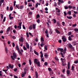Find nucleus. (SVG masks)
<instances>
[{"mask_svg": "<svg viewBox=\"0 0 78 78\" xmlns=\"http://www.w3.org/2000/svg\"><path fill=\"white\" fill-rule=\"evenodd\" d=\"M75 64H78V60H76V61L74 62Z\"/></svg>", "mask_w": 78, "mask_h": 78, "instance_id": "58", "label": "nucleus"}, {"mask_svg": "<svg viewBox=\"0 0 78 78\" xmlns=\"http://www.w3.org/2000/svg\"><path fill=\"white\" fill-rule=\"evenodd\" d=\"M21 21V23H18V24H19V26L21 27V26H22V22H21V21Z\"/></svg>", "mask_w": 78, "mask_h": 78, "instance_id": "29", "label": "nucleus"}, {"mask_svg": "<svg viewBox=\"0 0 78 78\" xmlns=\"http://www.w3.org/2000/svg\"><path fill=\"white\" fill-rule=\"evenodd\" d=\"M65 9H68V6H66L65 7Z\"/></svg>", "mask_w": 78, "mask_h": 78, "instance_id": "59", "label": "nucleus"}, {"mask_svg": "<svg viewBox=\"0 0 78 78\" xmlns=\"http://www.w3.org/2000/svg\"><path fill=\"white\" fill-rule=\"evenodd\" d=\"M35 74L36 75V78H38V74L37 73V71H36L35 72Z\"/></svg>", "mask_w": 78, "mask_h": 78, "instance_id": "11", "label": "nucleus"}, {"mask_svg": "<svg viewBox=\"0 0 78 78\" xmlns=\"http://www.w3.org/2000/svg\"><path fill=\"white\" fill-rule=\"evenodd\" d=\"M18 51V53H19L20 54V55H22V52H21V51H20V50Z\"/></svg>", "mask_w": 78, "mask_h": 78, "instance_id": "33", "label": "nucleus"}, {"mask_svg": "<svg viewBox=\"0 0 78 78\" xmlns=\"http://www.w3.org/2000/svg\"><path fill=\"white\" fill-rule=\"evenodd\" d=\"M55 32H56L57 33H58V34H61V32H60L58 29H55Z\"/></svg>", "mask_w": 78, "mask_h": 78, "instance_id": "13", "label": "nucleus"}, {"mask_svg": "<svg viewBox=\"0 0 78 78\" xmlns=\"http://www.w3.org/2000/svg\"><path fill=\"white\" fill-rule=\"evenodd\" d=\"M47 45H45L44 46V48L46 50H47Z\"/></svg>", "mask_w": 78, "mask_h": 78, "instance_id": "24", "label": "nucleus"}, {"mask_svg": "<svg viewBox=\"0 0 78 78\" xmlns=\"http://www.w3.org/2000/svg\"><path fill=\"white\" fill-rule=\"evenodd\" d=\"M62 25H63V26H64V24H65V23L64 22H63L62 23Z\"/></svg>", "mask_w": 78, "mask_h": 78, "instance_id": "63", "label": "nucleus"}, {"mask_svg": "<svg viewBox=\"0 0 78 78\" xmlns=\"http://www.w3.org/2000/svg\"><path fill=\"white\" fill-rule=\"evenodd\" d=\"M67 14H69V15H70V14H71V12L70 11L68 12H67Z\"/></svg>", "mask_w": 78, "mask_h": 78, "instance_id": "41", "label": "nucleus"}, {"mask_svg": "<svg viewBox=\"0 0 78 78\" xmlns=\"http://www.w3.org/2000/svg\"><path fill=\"white\" fill-rule=\"evenodd\" d=\"M16 1H14L13 2V3H14L13 6L14 7H15V6H16Z\"/></svg>", "mask_w": 78, "mask_h": 78, "instance_id": "44", "label": "nucleus"}, {"mask_svg": "<svg viewBox=\"0 0 78 78\" xmlns=\"http://www.w3.org/2000/svg\"><path fill=\"white\" fill-rule=\"evenodd\" d=\"M13 56L14 58H16V57H17V55H16V53L14 52L13 53Z\"/></svg>", "mask_w": 78, "mask_h": 78, "instance_id": "7", "label": "nucleus"}, {"mask_svg": "<svg viewBox=\"0 0 78 78\" xmlns=\"http://www.w3.org/2000/svg\"><path fill=\"white\" fill-rule=\"evenodd\" d=\"M24 6L23 5L20 6V9H23V8Z\"/></svg>", "mask_w": 78, "mask_h": 78, "instance_id": "21", "label": "nucleus"}, {"mask_svg": "<svg viewBox=\"0 0 78 78\" xmlns=\"http://www.w3.org/2000/svg\"><path fill=\"white\" fill-rule=\"evenodd\" d=\"M23 49L24 50H27V48L25 47V46H23Z\"/></svg>", "mask_w": 78, "mask_h": 78, "instance_id": "34", "label": "nucleus"}, {"mask_svg": "<svg viewBox=\"0 0 78 78\" xmlns=\"http://www.w3.org/2000/svg\"><path fill=\"white\" fill-rule=\"evenodd\" d=\"M10 29H11V28H10V27H9L7 29L6 32H9V31L10 30Z\"/></svg>", "mask_w": 78, "mask_h": 78, "instance_id": "18", "label": "nucleus"}, {"mask_svg": "<svg viewBox=\"0 0 78 78\" xmlns=\"http://www.w3.org/2000/svg\"><path fill=\"white\" fill-rule=\"evenodd\" d=\"M62 42H66L67 41V38L65 36H62Z\"/></svg>", "mask_w": 78, "mask_h": 78, "instance_id": "2", "label": "nucleus"}, {"mask_svg": "<svg viewBox=\"0 0 78 78\" xmlns=\"http://www.w3.org/2000/svg\"><path fill=\"white\" fill-rule=\"evenodd\" d=\"M46 31H45V33L46 34V36L48 38H49V36H48V30H46Z\"/></svg>", "mask_w": 78, "mask_h": 78, "instance_id": "3", "label": "nucleus"}, {"mask_svg": "<svg viewBox=\"0 0 78 78\" xmlns=\"http://www.w3.org/2000/svg\"><path fill=\"white\" fill-rule=\"evenodd\" d=\"M67 18L68 19H72V17L70 16L69 17L68 16H67Z\"/></svg>", "mask_w": 78, "mask_h": 78, "instance_id": "26", "label": "nucleus"}, {"mask_svg": "<svg viewBox=\"0 0 78 78\" xmlns=\"http://www.w3.org/2000/svg\"><path fill=\"white\" fill-rule=\"evenodd\" d=\"M36 19H38V18H39V17H40V15H39V14H38L36 15Z\"/></svg>", "mask_w": 78, "mask_h": 78, "instance_id": "19", "label": "nucleus"}, {"mask_svg": "<svg viewBox=\"0 0 78 78\" xmlns=\"http://www.w3.org/2000/svg\"><path fill=\"white\" fill-rule=\"evenodd\" d=\"M46 24H47V25L48 26V27H50V24H49L47 22H46Z\"/></svg>", "mask_w": 78, "mask_h": 78, "instance_id": "43", "label": "nucleus"}, {"mask_svg": "<svg viewBox=\"0 0 78 78\" xmlns=\"http://www.w3.org/2000/svg\"><path fill=\"white\" fill-rule=\"evenodd\" d=\"M70 71L69 70H67L66 71V73L67 75H70Z\"/></svg>", "mask_w": 78, "mask_h": 78, "instance_id": "17", "label": "nucleus"}, {"mask_svg": "<svg viewBox=\"0 0 78 78\" xmlns=\"http://www.w3.org/2000/svg\"><path fill=\"white\" fill-rule=\"evenodd\" d=\"M54 5L55 7V6H56H56H57V3H56V2H54Z\"/></svg>", "mask_w": 78, "mask_h": 78, "instance_id": "31", "label": "nucleus"}, {"mask_svg": "<svg viewBox=\"0 0 78 78\" xmlns=\"http://www.w3.org/2000/svg\"><path fill=\"white\" fill-rule=\"evenodd\" d=\"M21 76L22 78H23V77L25 76V73H23L22 74Z\"/></svg>", "mask_w": 78, "mask_h": 78, "instance_id": "36", "label": "nucleus"}, {"mask_svg": "<svg viewBox=\"0 0 78 78\" xmlns=\"http://www.w3.org/2000/svg\"><path fill=\"white\" fill-rule=\"evenodd\" d=\"M73 12H74V14H78V12L77 11L76 12L75 11H74V10H73Z\"/></svg>", "mask_w": 78, "mask_h": 78, "instance_id": "46", "label": "nucleus"}, {"mask_svg": "<svg viewBox=\"0 0 78 78\" xmlns=\"http://www.w3.org/2000/svg\"><path fill=\"white\" fill-rule=\"evenodd\" d=\"M53 23H56V20H55V19H53Z\"/></svg>", "mask_w": 78, "mask_h": 78, "instance_id": "39", "label": "nucleus"}, {"mask_svg": "<svg viewBox=\"0 0 78 78\" xmlns=\"http://www.w3.org/2000/svg\"><path fill=\"white\" fill-rule=\"evenodd\" d=\"M19 41L23 42V38L22 37H21V38L19 39Z\"/></svg>", "mask_w": 78, "mask_h": 78, "instance_id": "8", "label": "nucleus"}, {"mask_svg": "<svg viewBox=\"0 0 78 78\" xmlns=\"http://www.w3.org/2000/svg\"><path fill=\"white\" fill-rule=\"evenodd\" d=\"M57 24L56 26L57 27H60L61 26V23H59V22L58 21L56 22Z\"/></svg>", "mask_w": 78, "mask_h": 78, "instance_id": "5", "label": "nucleus"}, {"mask_svg": "<svg viewBox=\"0 0 78 78\" xmlns=\"http://www.w3.org/2000/svg\"><path fill=\"white\" fill-rule=\"evenodd\" d=\"M76 26V24H73L72 25L73 27H75Z\"/></svg>", "mask_w": 78, "mask_h": 78, "instance_id": "47", "label": "nucleus"}, {"mask_svg": "<svg viewBox=\"0 0 78 78\" xmlns=\"http://www.w3.org/2000/svg\"><path fill=\"white\" fill-rule=\"evenodd\" d=\"M34 52L35 53V55H39V53H38V52H37L36 51H34Z\"/></svg>", "mask_w": 78, "mask_h": 78, "instance_id": "16", "label": "nucleus"}, {"mask_svg": "<svg viewBox=\"0 0 78 78\" xmlns=\"http://www.w3.org/2000/svg\"><path fill=\"white\" fill-rule=\"evenodd\" d=\"M72 34V32H68V36H70Z\"/></svg>", "mask_w": 78, "mask_h": 78, "instance_id": "27", "label": "nucleus"}, {"mask_svg": "<svg viewBox=\"0 0 78 78\" xmlns=\"http://www.w3.org/2000/svg\"><path fill=\"white\" fill-rule=\"evenodd\" d=\"M58 1L59 2H61V3H63L64 2V1H63V0H58Z\"/></svg>", "mask_w": 78, "mask_h": 78, "instance_id": "23", "label": "nucleus"}, {"mask_svg": "<svg viewBox=\"0 0 78 78\" xmlns=\"http://www.w3.org/2000/svg\"><path fill=\"white\" fill-rule=\"evenodd\" d=\"M29 61L30 65L31 66V59H30Z\"/></svg>", "mask_w": 78, "mask_h": 78, "instance_id": "50", "label": "nucleus"}, {"mask_svg": "<svg viewBox=\"0 0 78 78\" xmlns=\"http://www.w3.org/2000/svg\"><path fill=\"white\" fill-rule=\"evenodd\" d=\"M29 29L30 30H33V25H31L29 27Z\"/></svg>", "mask_w": 78, "mask_h": 78, "instance_id": "14", "label": "nucleus"}, {"mask_svg": "<svg viewBox=\"0 0 78 78\" xmlns=\"http://www.w3.org/2000/svg\"><path fill=\"white\" fill-rule=\"evenodd\" d=\"M27 12H30V9H27Z\"/></svg>", "mask_w": 78, "mask_h": 78, "instance_id": "56", "label": "nucleus"}, {"mask_svg": "<svg viewBox=\"0 0 78 78\" xmlns=\"http://www.w3.org/2000/svg\"><path fill=\"white\" fill-rule=\"evenodd\" d=\"M12 45L13 47H14L15 46V44H14V43H12Z\"/></svg>", "mask_w": 78, "mask_h": 78, "instance_id": "57", "label": "nucleus"}, {"mask_svg": "<svg viewBox=\"0 0 78 78\" xmlns=\"http://www.w3.org/2000/svg\"><path fill=\"white\" fill-rule=\"evenodd\" d=\"M5 51L6 53H8V48H5Z\"/></svg>", "mask_w": 78, "mask_h": 78, "instance_id": "52", "label": "nucleus"}, {"mask_svg": "<svg viewBox=\"0 0 78 78\" xmlns=\"http://www.w3.org/2000/svg\"><path fill=\"white\" fill-rule=\"evenodd\" d=\"M0 2H1V3H3L4 2V0H0Z\"/></svg>", "mask_w": 78, "mask_h": 78, "instance_id": "60", "label": "nucleus"}, {"mask_svg": "<svg viewBox=\"0 0 78 78\" xmlns=\"http://www.w3.org/2000/svg\"><path fill=\"white\" fill-rule=\"evenodd\" d=\"M11 58H12V60H15V59H16V58H14V57H13V56L11 55Z\"/></svg>", "mask_w": 78, "mask_h": 78, "instance_id": "30", "label": "nucleus"}, {"mask_svg": "<svg viewBox=\"0 0 78 78\" xmlns=\"http://www.w3.org/2000/svg\"><path fill=\"white\" fill-rule=\"evenodd\" d=\"M57 50L58 51H60L61 52H63V48H57Z\"/></svg>", "mask_w": 78, "mask_h": 78, "instance_id": "4", "label": "nucleus"}, {"mask_svg": "<svg viewBox=\"0 0 78 78\" xmlns=\"http://www.w3.org/2000/svg\"><path fill=\"white\" fill-rule=\"evenodd\" d=\"M66 49H67V48H66V47H65L64 49V50H63L64 55L66 54Z\"/></svg>", "mask_w": 78, "mask_h": 78, "instance_id": "12", "label": "nucleus"}, {"mask_svg": "<svg viewBox=\"0 0 78 78\" xmlns=\"http://www.w3.org/2000/svg\"><path fill=\"white\" fill-rule=\"evenodd\" d=\"M33 66H31V70H32V71H33L34 70V69H33Z\"/></svg>", "mask_w": 78, "mask_h": 78, "instance_id": "48", "label": "nucleus"}, {"mask_svg": "<svg viewBox=\"0 0 78 78\" xmlns=\"http://www.w3.org/2000/svg\"><path fill=\"white\" fill-rule=\"evenodd\" d=\"M17 28H19V30H20L21 29V26H17Z\"/></svg>", "mask_w": 78, "mask_h": 78, "instance_id": "49", "label": "nucleus"}, {"mask_svg": "<svg viewBox=\"0 0 78 78\" xmlns=\"http://www.w3.org/2000/svg\"><path fill=\"white\" fill-rule=\"evenodd\" d=\"M44 65L45 66H47L48 65V63L47 62H44Z\"/></svg>", "mask_w": 78, "mask_h": 78, "instance_id": "53", "label": "nucleus"}, {"mask_svg": "<svg viewBox=\"0 0 78 78\" xmlns=\"http://www.w3.org/2000/svg\"><path fill=\"white\" fill-rule=\"evenodd\" d=\"M62 42V40H58V42H59V43H61Z\"/></svg>", "mask_w": 78, "mask_h": 78, "instance_id": "62", "label": "nucleus"}, {"mask_svg": "<svg viewBox=\"0 0 78 78\" xmlns=\"http://www.w3.org/2000/svg\"><path fill=\"white\" fill-rule=\"evenodd\" d=\"M71 70H73V71H74V66H72L71 69Z\"/></svg>", "mask_w": 78, "mask_h": 78, "instance_id": "28", "label": "nucleus"}, {"mask_svg": "<svg viewBox=\"0 0 78 78\" xmlns=\"http://www.w3.org/2000/svg\"><path fill=\"white\" fill-rule=\"evenodd\" d=\"M68 8H71V9H72V6H71L70 5H69V6H68Z\"/></svg>", "mask_w": 78, "mask_h": 78, "instance_id": "64", "label": "nucleus"}, {"mask_svg": "<svg viewBox=\"0 0 78 78\" xmlns=\"http://www.w3.org/2000/svg\"><path fill=\"white\" fill-rule=\"evenodd\" d=\"M16 50H17L18 51L20 50V49H19V46H18V45H16Z\"/></svg>", "mask_w": 78, "mask_h": 78, "instance_id": "9", "label": "nucleus"}, {"mask_svg": "<svg viewBox=\"0 0 78 78\" xmlns=\"http://www.w3.org/2000/svg\"><path fill=\"white\" fill-rule=\"evenodd\" d=\"M26 35H27V37H29V34H28V33L27 32L26 33Z\"/></svg>", "mask_w": 78, "mask_h": 78, "instance_id": "51", "label": "nucleus"}, {"mask_svg": "<svg viewBox=\"0 0 78 78\" xmlns=\"http://www.w3.org/2000/svg\"><path fill=\"white\" fill-rule=\"evenodd\" d=\"M37 22L38 23H40V20L39 19H37Z\"/></svg>", "mask_w": 78, "mask_h": 78, "instance_id": "38", "label": "nucleus"}, {"mask_svg": "<svg viewBox=\"0 0 78 78\" xmlns=\"http://www.w3.org/2000/svg\"><path fill=\"white\" fill-rule=\"evenodd\" d=\"M41 41H42V42H44V39L43 37H41Z\"/></svg>", "mask_w": 78, "mask_h": 78, "instance_id": "25", "label": "nucleus"}, {"mask_svg": "<svg viewBox=\"0 0 78 78\" xmlns=\"http://www.w3.org/2000/svg\"><path fill=\"white\" fill-rule=\"evenodd\" d=\"M54 59H55V60H56V61H59V59H58V58L56 57H55Z\"/></svg>", "mask_w": 78, "mask_h": 78, "instance_id": "37", "label": "nucleus"}, {"mask_svg": "<svg viewBox=\"0 0 78 78\" xmlns=\"http://www.w3.org/2000/svg\"><path fill=\"white\" fill-rule=\"evenodd\" d=\"M68 40H69V41H72V37H70V36H69V38H68Z\"/></svg>", "mask_w": 78, "mask_h": 78, "instance_id": "22", "label": "nucleus"}, {"mask_svg": "<svg viewBox=\"0 0 78 78\" xmlns=\"http://www.w3.org/2000/svg\"><path fill=\"white\" fill-rule=\"evenodd\" d=\"M28 14H29V15H31L32 14V12H30L28 13Z\"/></svg>", "mask_w": 78, "mask_h": 78, "instance_id": "61", "label": "nucleus"}, {"mask_svg": "<svg viewBox=\"0 0 78 78\" xmlns=\"http://www.w3.org/2000/svg\"><path fill=\"white\" fill-rule=\"evenodd\" d=\"M74 30L75 31H76V32H78V29L75 28L74 29Z\"/></svg>", "mask_w": 78, "mask_h": 78, "instance_id": "35", "label": "nucleus"}, {"mask_svg": "<svg viewBox=\"0 0 78 78\" xmlns=\"http://www.w3.org/2000/svg\"><path fill=\"white\" fill-rule=\"evenodd\" d=\"M37 59L35 58L34 60V63L35 64H37L38 66L40 67V66H41V65H40V62L39 61L37 62Z\"/></svg>", "mask_w": 78, "mask_h": 78, "instance_id": "1", "label": "nucleus"}, {"mask_svg": "<svg viewBox=\"0 0 78 78\" xmlns=\"http://www.w3.org/2000/svg\"><path fill=\"white\" fill-rule=\"evenodd\" d=\"M64 16H67V13L66 12L64 11Z\"/></svg>", "mask_w": 78, "mask_h": 78, "instance_id": "55", "label": "nucleus"}, {"mask_svg": "<svg viewBox=\"0 0 78 78\" xmlns=\"http://www.w3.org/2000/svg\"><path fill=\"white\" fill-rule=\"evenodd\" d=\"M48 70H49V72H50V71H51L52 69H51V68H48Z\"/></svg>", "mask_w": 78, "mask_h": 78, "instance_id": "45", "label": "nucleus"}, {"mask_svg": "<svg viewBox=\"0 0 78 78\" xmlns=\"http://www.w3.org/2000/svg\"><path fill=\"white\" fill-rule=\"evenodd\" d=\"M70 62H68V69H70Z\"/></svg>", "mask_w": 78, "mask_h": 78, "instance_id": "15", "label": "nucleus"}, {"mask_svg": "<svg viewBox=\"0 0 78 78\" xmlns=\"http://www.w3.org/2000/svg\"><path fill=\"white\" fill-rule=\"evenodd\" d=\"M29 35H30V36H32V37H33V35H32V34H31V33L30 32H29Z\"/></svg>", "mask_w": 78, "mask_h": 78, "instance_id": "54", "label": "nucleus"}, {"mask_svg": "<svg viewBox=\"0 0 78 78\" xmlns=\"http://www.w3.org/2000/svg\"><path fill=\"white\" fill-rule=\"evenodd\" d=\"M10 9L11 11H12V9H13V7L12 6H11L10 7Z\"/></svg>", "mask_w": 78, "mask_h": 78, "instance_id": "32", "label": "nucleus"}, {"mask_svg": "<svg viewBox=\"0 0 78 78\" xmlns=\"http://www.w3.org/2000/svg\"><path fill=\"white\" fill-rule=\"evenodd\" d=\"M68 46L69 48H72V49H73V46L72 45V44H68Z\"/></svg>", "mask_w": 78, "mask_h": 78, "instance_id": "6", "label": "nucleus"}, {"mask_svg": "<svg viewBox=\"0 0 78 78\" xmlns=\"http://www.w3.org/2000/svg\"><path fill=\"white\" fill-rule=\"evenodd\" d=\"M26 45L27 48H28V49H29V48H30V46H29V44H28V43H26Z\"/></svg>", "mask_w": 78, "mask_h": 78, "instance_id": "10", "label": "nucleus"}, {"mask_svg": "<svg viewBox=\"0 0 78 78\" xmlns=\"http://www.w3.org/2000/svg\"><path fill=\"white\" fill-rule=\"evenodd\" d=\"M61 60L62 61V62H63L64 60H65V61H66V59L65 58L63 59L62 58H61Z\"/></svg>", "mask_w": 78, "mask_h": 78, "instance_id": "40", "label": "nucleus"}, {"mask_svg": "<svg viewBox=\"0 0 78 78\" xmlns=\"http://www.w3.org/2000/svg\"><path fill=\"white\" fill-rule=\"evenodd\" d=\"M32 28L34 29H35V28H36V25H35V24H33Z\"/></svg>", "mask_w": 78, "mask_h": 78, "instance_id": "20", "label": "nucleus"}, {"mask_svg": "<svg viewBox=\"0 0 78 78\" xmlns=\"http://www.w3.org/2000/svg\"><path fill=\"white\" fill-rule=\"evenodd\" d=\"M5 20H6V17H4L3 20V22H5Z\"/></svg>", "mask_w": 78, "mask_h": 78, "instance_id": "42", "label": "nucleus"}]
</instances>
